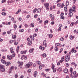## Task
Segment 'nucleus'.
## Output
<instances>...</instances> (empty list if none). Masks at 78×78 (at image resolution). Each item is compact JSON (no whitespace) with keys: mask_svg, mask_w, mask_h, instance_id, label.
<instances>
[{"mask_svg":"<svg viewBox=\"0 0 78 78\" xmlns=\"http://www.w3.org/2000/svg\"><path fill=\"white\" fill-rule=\"evenodd\" d=\"M70 59V56L69 55H66L65 56V62H69Z\"/></svg>","mask_w":78,"mask_h":78,"instance_id":"obj_1","label":"nucleus"},{"mask_svg":"<svg viewBox=\"0 0 78 78\" xmlns=\"http://www.w3.org/2000/svg\"><path fill=\"white\" fill-rule=\"evenodd\" d=\"M33 64V62H29L28 63L26 64L25 66V67L26 69H28L30 68V67H31Z\"/></svg>","mask_w":78,"mask_h":78,"instance_id":"obj_2","label":"nucleus"},{"mask_svg":"<svg viewBox=\"0 0 78 78\" xmlns=\"http://www.w3.org/2000/svg\"><path fill=\"white\" fill-rule=\"evenodd\" d=\"M44 5L45 8H46V10H47V11H48L49 9V8H48V6H49V3H45L44 4Z\"/></svg>","mask_w":78,"mask_h":78,"instance_id":"obj_3","label":"nucleus"},{"mask_svg":"<svg viewBox=\"0 0 78 78\" xmlns=\"http://www.w3.org/2000/svg\"><path fill=\"white\" fill-rule=\"evenodd\" d=\"M69 17H72L73 16V13H72V10L71 9H69Z\"/></svg>","mask_w":78,"mask_h":78,"instance_id":"obj_4","label":"nucleus"},{"mask_svg":"<svg viewBox=\"0 0 78 78\" xmlns=\"http://www.w3.org/2000/svg\"><path fill=\"white\" fill-rule=\"evenodd\" d=\"M17 63L19 64V65H18V67H20V66H23V63L22 62H20V61H18Z\"/></svg>","mask_w":78,"mask_h":78,"instance_id":"obj_5","label":"nucleus"},{"mask_svg":"<svg viewBox=\"0 0 78 78\" xmlns=\"http://www.w3.org/2000/svg\"><path fill=\"white\" fill-rule=\"evenodd\" d=\"M7 58L8 59H9V60H11L12 59V55L9 56V55H7Z\"/></svg>","mask_w":78,"mask_h":78,"instance_id":"obj_6","label":"nucleus"},{"mask_svg":"<svg viewBox=\"0 0 78 78\" xmlns=\"http://www.w3.org/2000/svg\"><path fill=\"white\" fill-rule=\"evenodd\" d=\"M32 44V41L31 40H30L27 43V45H31Z\"/></svg>","mask_w":78,"mask_h":78,"instance_id":"obj_7","label":"nucleus"},{"mask_svg":"<svg viewBox=\"0 0 78 78\" xmlns=\"http://www.w3.org/2000/svg\"><path fill=\"white\" fill-rule=\"evenodd\" d=\"M57 6H58V7H60L61 8H64V7L61 5V3H59L57 4Z\"/></svg>","mask_w":78,"mask_h":78,"instance_id":"obj_8","label":"nucleus"},{"mask_svg":"<svg viewBox=\"0 0 78 78\" xmlns=\"http://www.w3.org/2000/svg\"><path fill=\"white\" fill-rule=\"evenodd\" d=\"M55 45L56 47H61L62 46V45L61 43H56L55 44Z\"/></svg>","mask_w":78,"mask_h":78,"instance_id":"obj_9","label":"nucleus"},{"mask_svg":"<svg viewBox=\"0 0 78 78\" xmlns=\"http://www.w3.org/2000/svg\"><path fill=\"white\" fill-rule=\"evenodd\" d=\"M43 44L44 45L45 47H47V41L46 40H44L43 42Z\"/></svg>","mask_w":78,"mask_h":78,"instance_id":"obj_10","label":"nucleus"},{"mask_svg":"<svg viewBox=\"0 0 78 78\" xmlns=\"http://www.w3.org/2000/svg\"><path fill=\"white\" fill-rule=\"evenodd\" d=\"M65 7H64V10L65 12H67V5H65Z\"/></svg>","mask_w":78,"mask_h":78,"instance_id":"obj_11","label":"nucleus"},{"mask_svg":"<svg viewBox=\"0 0 78 78\" xmlns=\"http://www.w3.org/2000/svg\"><path fill=\"white\" fill-rule=\"evenodd\" d=\"M75 49V48H73L71 50V51L72 52V53H76V50H74Z\"/></svg>","mask_w":78,"mask_h":78,"instance_id":"obj_12","label":"nucleus"},{"mask_svg":"<svg viewBox=\"0 0 78 78\" xmlns=\"http://www.w3.org/2000/svg\"><path fill=\"white\" fill-rule=\"evenodd\" d=\"M1 61L2 64H6V61L4 60L3 59H1Z\"/></svg>","mask_w":78,"mask_h":78,"instance_id":"obj_13","label":"nucleus"},{"mask_svg":"<svg viewBox=\"0 0 78 78\" xmlns=\"http://www.w3.org/2000/svg\"><path fill=\"white\" fill-rule=\"evenodd\" d=\"M37 75V71H35L34 73V77H36V76Z\"/></svg>","mask_w":78,"mask_h":78,"instance_id":"obj_14","label":"nucleus"},{"mask_svg":"<svg viewBox=\"0 0 78 78\" xmlns=\"http://www.w3.org/2000/svg\"><path fill=\"white\" fill-rule=\"evenodd\" d=\"M39 48L40 50H44L45 48H44V47H42L41 46H40L39 47Z\"/></svg>","mask_w":78,"mask_h":78,"instance_id":"obj_15","label":"nucleus"},{"mask_svg":"<svg viewBox=\"0 0 78 78\" xmlns=\"http://www.w3.org/2000/svg\"><path fill=\"white\" fill-rule=\"evenodd\" d=\"M63 72L65 73H67L68 72V69H65L64 70Z\"/></svg>","mask_w":78,"mask_h":78,"instance_id":"obj_16","label":"nucleus"},{"mask_svg":"<svg viewBox=\"0 0 78 78\" xmlns=\"http://www.w3.org/2000/svg\"><path fill=\"white\" fill-rule=\"evenodd\" d=\"M41 55L42 56L43 58H46V56H47V55L45 53L42 54Z\"/></svg>","mask_w":78,"mask_h":78,"instance_id":"obj_17","label":"nucleus"},{"mask_svg":"<svg viewBox=\"0 0 78 78\" xmlns=\"http://www.w3.org/2000/svg\"><path fill=\"white\" fill-rule=\"evenodd\" d=\"M71 64H72V66H73V65H74V66H75V67H76V66H77V65H76V64H75V62H72L71 63Z\"/></svg>","mask_w":78,"mask_h":78,"instance_id":"obj_18","label":"nucleus"},{"mask_svg":"<svg viewBox=\"0 0 78 78\" xmlns=\"http://www.w3.org/2000/svg\"><path fill=\"white\" fill-rule=\"evenodd\" d=\"M30 38L32 41H34V37L32 35L30 36Z\"/></svg>","mask_w":78,"mask_h":78,"instance_id":"obj_19","label":"nucleus"},{"mask_svg":"<svg viewBox=\"0 0 78 78\" xmlns=\"http://www.w3.org/2000/svg\"><path fill=\"white\" fill-rule=\"evenodd\" d=\"M34 48H32L29 50V51L30 53H32L34 51Z\"/></svg>","mask_w":78,"mask_h":78,"instance_id":"obj_20","label":"nucleus"},{"mask_svg":"<svg viewBox=\"0 0 78 78\" xmlns=\"http://www.w3.org/2000/svg\"><path fill=\"white\" fill-rule=\"evenodd\" d=\"M72 11H73V12H75V6H73L72 8V9H71Z\"/></svg>","mask_w":78,"mask_h":78,"instance_id":"obj_21","label":"nucleus"},{"mask_svg":"<svg viewBox=\"0 0 78 78\" xmlns=\"http://www.w3.org/2000/svg\"><path fill=\"white\" fill-rule=\"evenodd\" d=\"M16 36L15 35H13L12 36V39H16Z\"/></svg>","mask_w":78,"mask_h":78,"instance_id":"obj_22","label":"nucleus"},{"mask_svg":"<svg viewBox=\"0 0 78 78\" xmlns=\"http://www.w3.org/2000/svg\"><path fill=\"white\" fill-rule=\"evenodd\" d=\"M5 64L7 66H9V64H11V63L9 62H6Z\"/></svg>","mask_w":78,"mask_h":78,"instance_id":"obj_23","label":"nucleus"},{"mask_svg":"<svg viewBox=\"0 0 78 78\" xmlns=\"http://www.w3.org/2000/svg\"><path fill=\"white\" fill-rule=\"evenodd\" d=\"M62 71V68L60 67V68H58L57 69V71H59V72H61V71Z\"/></svg>","mask_w":78,"mask_h":78,"instance_id":"obj_24","label":"nucleus"},{"mask_svg":"<svg viewBox=\"0 0 78 78\" xmlns=\"http://www.w3.org/2000/svg\"><path fill=\"white\" fill-rule=\"evenodd\" d=\"M4 68V66L3 65H0V70L2 69H3Z\"/></svg>","mask_w":78,"mask_h":78,"instance_id":"obj_25","label":"nucleus"},{"mask_svg":"<svg viewBox=\"0 0 78 78\" xmlns=\"http://www.w3.org/2000/svg\"><path fill=\"white\" fill-rule=\"evenodd\" d=\"M30 27H34V24L33 23H31L30 25Z\"/></svg>","mask_w":78,"mask_h":78,"instance_id":"obj_26","label":"nucleus"},{"mask_svg":"<svg viewBox=\"0 0 78 78\" xmlns=\"http://www.w3.org/2000/svg\"><path fill=\"white\" fill-rule=\"evenodd\" d=\"M52 67H51V69H54V68L55 67V65H54V64H53V63L52 64V66H51Z\"/></svg>","mask_w":78,"mask_h":78,"instance_id":"obj_27","label":"nucleus"},{"mask_svg":"<svg viewBox=\"0 0 78 78\" xmlns=\"http://www.w3.org/2000/svg\"><path fill=\"white\" fill-rule=\"evenodd\" d=\"M37 11L38 12H40L41 11V9L40 8H39L37 9Z\"/></svg>","mask_w":78,"mask_h":78,"instance_id":"obj_28","label":"nucleus"},{"mask_svg":"<svg viewBox=\"0 0 78 78\" xmlns=\"http://www.w3.org/2000/svg\"><path fill=\"white\" fill-rule=\"evenodd\" d=\"M53 36V35L52 34H50L49 35V38H51V37H52Z\"/></svg>","mask_w":78,"mask_h":78,"instance_id":"obj_29","label":"nucleus"},{"mask_svg":"<svg viewBox=\"0 0 78 78\" xmlns=\"http://www.w3.org/2000/svg\"><path fill=\"white\" fill-rule=\"evenodd\" d=\"M21 11V10H20V9H19L18 10V11L16 13V14H19V12H20Z\"/></svg>","mask_w":78,"mask_h":78,"instance_id":"obj_30","label":"nucleus"},{"mask_svg":"<svg viewBox=\"0 0 78 78\" xmlns=\"http://www.w3.org/2000/svg\"><path fill=\"white\" fill-rule=\"evenodd\" d=\"M1 14L3 16H6V13L5 12H2Z\"/></svg>","mask_w":78,"mask_h":78,"instance_id":"obj_31","label":"nucleus"},{"mask_svg":"<svg viewBox=\"0 0 78 78\" xmlns=\"http://www.w3.org/2000/svg\"><path fill=\"white\" fill-rule=\"evenodd\" d=\"M64 58H65V56H63L61 58V60L63 61H64Z\"/></svg>","mask_w":78,"mask_h":78,"instance_id":"obj_32","label":"nucleus"},{"mask_svg":"<svg viewBox=\"0 0 78 78\" xmlns=\"http://www.w3.org/2000/svg\"><path fill=\"white\" fill-rule=\"evenodd\" d=\"M73 71V68H72V67L70 68V72H71V74L72 73V72Z\"/></svg>","mask_w":78,"mask_h":78,"instance_id":"obj_33","label":"nucleus"},{"mask_svg":"<svg viewBox=\"0 0 78 78\" xmlns=\"http://www.w3.org/2000/svg\"><path fill=\"white\" fill-rule=\"evenodd\" d=\"M69 38L71 40H72V39H73V36H72V35H71L69 37Z\"/></svg>","mask_w":78,"mask_h":78,"instance_id":"obj_34","label":"nucleus"},{"mask_svg":"<svg viewBox=\"0 0 78 78\" xmlns=\"http://www.w3.org/2000/svg\"><path fill=\"white\" fill-rule=\"evenodd\" d=\"M52 70H53V72L54 73H55V72H56V69L55 68L52 69Z\"/></svg>","mask_w":78,"mask_h":78,"instance_id":"obj_35","label":"nucleus"},{"mask_svg":"<svg viewBox=\"0 0 78 78\" xmlns=\"http://www.w3.org/2000/svg\"><path fill=\"white\" fill-rule=\"evenodd\" d=\"M58 48H57V47H56L55 48V51H58Z\"/></svg>","mask_w":78,"mask_h":78,"instance_id":"obj_36","label":"nucleus"},{"mask_svg":"<svg viewBox=\"0 0 78 78\" xmlns=\"http://www.w3.org/2000/svg\"><path fill=\"white\" fill-rule=\"evenodd\" d=\"M62 50H63V48H61L60 50V51H59L60 53H61V52H62Z\"/></svg>","mask_w":78,"mask_h":78,"instance_id":"obj_37","label":"nucleus"},{"mask_svg":"<svg viewBox=\"0 0 78 78\" xmlns=\"http://www.w3.org/2000/svg\"><path fill=\"white\" fill-rule=\"evenodd\" d=\"M14 67L13 66H11L10 67V70H11V71H12V69H14Z\"/></svg>","mask_w":78,"mask_h":78,"instance_id":"obj_38","label":"nucleus"},{"mask_svg":"<svg viewBox=\"0 0 78 78\" xmlns=\"http://www.w3.org/2000/svg\"><path fill=\"white\" fill-rule=\"evenodd\" d=\"M12 42H13V41L12 40H11L9 41V43L10 44H12Z\"/></svg>","mask_w":78,"mask_h":78,"instance_id":"obj_39","label":"nucleus"},{"mask_svg":"<svg viewBox=\"0 0 78 78\" xmlns=\"http://www.w3.org/2000/svg\"><path fill=\"white\" fill-rule=\"evenodd\" d=\"M27 52V50H26L23 51V54H26V53Z\"/></svg>","mask_w":78,"mask_h":78,"instance_id":"obj_40","label":"nucleus"},{"mask_svg":"<svg viewBox=\"0 0 78 78\" xmlns=\"http://www.w3.org/2000/svg\"><path fill=\"white\" fill-rule=\"evenodd\" d=\"M24 26L26 28H27V27H28V25L27 24H25L24 25Z\"/></svg>","mask_w":78,"mask_h":78,"instance_id":"obj_41","label":"nucleus"},{"mask_svg":"<svg viewBox=\"0 0 78 78\" xmlns=\"http://www.w3.org/2000/svg\"><path fill=\"white\" fill-rule=\"evenodd\" d=\"M2 69V72H5V68H2V69Z\"/></svg>","mask_w":78,"mask_h":78,"instance_id":"obj_42","label":"nucleus"},{"mask_svg":"<svg viewBox=\"0 0 78 78\" xmlns=\"http://www.w3.org/2000/svg\"><path fill=\"white\" fill-rule=\"evenodd\" d=\"M61 31V28L59 27V28L58 29V31Z\"/></svg>","mask_w":78,"mask_h":78,"instance_id":"obj_43","label":"nucleus"},{"mask_svg":"<svg viewBox=\"0 0 78 78\" xmlns=\"http://www.w3.org/2000/svg\"><path fill=\"white\" fill-rule=\"evenodd\" d=\"M16 55V53H14V54H12V58H13V57H15V56Z\"/></svg>","mask_w":78,"mask_h":78,"instance_id":"obj_44","label":"nucleus"},{"mask_svg":"<svg viewBox=\"0 0 78 78\" xmlns=\"http://www.w3.org/2000/svg\"><path fill=\"white\" fill-rule=\"evenodd\" d=\"M36 11H37V9L35 8L34 9V12H33L35 13L36 12Z\"/></svg>","mask_w":78,"mask_h":78,"instance_id":"obj_45","label":"nucleus"},{"mask_svg":"<svg viewBox=\"0 0 78 78\" xmlns=\"http://www.w3.org/2000/svg\"><path fill=\"white\" fill-rule=\"evenodd\" d=\"M24 31V30L23 29H21V30H19L20 32H23Z\"/></svg>","mask_w":78,"mask_h":78,"instance_id":"obj_46","label":"nucleus"},{"mask_svg":"<svg viewBox=\"0 0 78 78\" xmlns=\"http://www.w3.org/2000/svg\"><path fill=\"white\" fill-rule=\"evenodd\" d=\"M37 64H38V65H39V64H41V62H40V61H38L37 62Z\"/></svg>","mask_w":78,"mask_h":78,"instance_id":"obj_47","label":"nucleus"},{"mask_svg":"<svg viewBox=\"0 0 78 78\" xmlns=\"http://www.w3.org/2000/svg\"><path fill=\"white\" fill-rule=\"evenodd\" d=\"M19 46H18L17 47V49H16V50L18 51H19Z\"/></svg>","mask_w":78,"mask_h":78,"instance_id":"obj_48","label":"nucleus"},{"mask_svg":"<svg viewBox=\"0 0 78 78\" xmlns=\"http://www.w3.org/2000/svg\"><path fill=\"white\" fill-rule=\"evenodd\" d=\"M66 4L68 6V5H69V1H66Z\"/></svg>","mask_w":78,"mask_h":78,"instance_id":"obj_49","label":"nucleus"},{"mask_svg":"<svg viewBox=\"0 0 78 78\" xmlns=\"http://www.w3.org/2000/svg\"><path fill=\"white\" fill-rule=\"evenodd\" d=\"M6 0H2V3H4L5 2H6Z\"/></svg>","mask_w":78,"mask_h":78,"instance_id":"obj_50","label":"nucleus"},{"mask_svg":"<svg viewBox=\"0 0 78 78\" xmlns=\"http://www.w3.org/2000/svg\"><path fill=\"white\" fill-rule=\"evenodd\" d=\"M66 67H68L69 66V63H66Z\"/></svg>","mask_w":78,"mask_h":78,"instance_id":"obj_51","label":"nucleus"},{"mask_svg":"<svg viewBox=\"0 0 78 78\" xmlns=\"http://www.w3.org/2000/svg\"><path fill=\"white\" fill-rule=\"evenodd\" d=\"M74 23H72L70 24L71 27H73V25Z\"/></svg>","mask_w":78,"mask_h":78,"instance_id":"obj_52","label":"nucleus"},{"mask_svg":"<svg viewBox=\"0 0 78 78\" xmlns=\"http://www.w3.org/2000/svg\"><path fill=\"white\" fill-rule=\"evenodd\" d=\"M61 19H64V16H61Z\"/></svg>","mask_w":78,"mask_h":78,"instance_id":"obj_53","label":"nucleus"},{"mask_svg":"<svg viewBox=\"0 0 78 78\" xmlns=\"http://www.w3.org/2000/svg\"><path fill=\"white\" fill-rule=\"evenodd\" d=\"M42 66L41 65H40L39 66V69H42Z\"/></svg>","mask_w":78,"mask_h":78,"instance_id":"obj_54","label":"nucleus"},{"mask_svg":"<svg viewBox=\"0 0 78 78\" xmlns=\"http://www.w3.org/2000/svg\"><path fill=\"white\" fill-rule=\"evenodd\" d=\"M14 27L15 28H17V25H16V24H14Z\"/></svg>","mask_w":78,"mask_h":78,"instance_id":"obj_55","label":"nucleus"},{"mask_svg":"<svg viewBox=\"0 0 78 78\" xmlns=\"http://www.w3.org/2000/svg\"><path fill=\"white\" fill-rule=\"evenodd\" d=\"M45 22H44V23H48V20H46L45 21Z\"/></svg>","mask_w":78,"mask_h":78,"instance_id":"obj_56","label":"nucleus"},{"mask_svg":"<svg viewBox=\"0 0 78 78\" xmlns=\"http://www.w3.org/2000/svg\"><path fill=\"white\" fill-rule=\"evenodd\" d=\"M45 70V71H46V72H48L49 71H50V69H46Z\"/></svg>","mask_w":78,"mask_h":78,"instance_id":"obj_57","label":"nucleus"},{"mask_svg":"<svg viewBox=\"0 0 78 78\" xmlns=\"http://www.w3.org/2000/svg\"><path fill=\"white\" fill-rule=\"evenodd\" d=\"M37 36V34H34L33 35V37H36V36Z\"/></svg>","mask_w":78,"mask_h":78,"instance_id":"obj_58","label":"nucleus"},{"mask_svg":"<svg viewBox=\"0 0 78 78\" xmlns=\"http://www.w3.org/2000/svg\"><path fill=\"white\" fill-rule=\"evenodd\" d=\"M29 73H30V72H31V70L30 69H29L27 71Z\"/></svg>","mask_w":78,"mask_h":78,"instance_id":"obj_59","label":"nucleus"},{"mask_svg":"<svg viewBox=\"0 0 78 78\" xmlns=\"http://www.w3.org/2000/svg\"><path fill=\"white\" fill-rule=\"evenodd\" d=\"M54 23H55V22L54 21H52L51 23V25H53V24H54Z\"/></svg>","mask_w":78,"mask_h":78,"instance_id":"obj_60","label":"nucleus"},{"mask_svg":"<svg viewBox=\"0 0 78 78\" xmlns=\"http://www.w3.org/2000/svg\"><path fill=\"white\" fill-rule=\"evenodd\" d=\"M26 11H24L22 13V14H23L24 13H26Z\"/></svg>","mask_w":78,"mask_h":78,"instance_id":"obj_61","label":"nucleus"},{"mask_svg":"<svg viewBox=\"0 0 78 78\" xmlns=\"http://www.w3.org/2000/svg\"><path fill=\"white\" fill-rule=\"evenodd\" d=\"M6 32H3V33L2 34V35L3 36H4V35H5V34H6Z\"/></svg>","mask_w":78,"mask_h":78,"instance_id":"obj_62","label":"nucleus"},{"mask_svg":"<svg viewBox=\"0 0 78 78\" xmlns=\"http://www.w3.org/2000/svg\"><path fill=\"white\" fill-rule=\"evenodd\" d=\"M7 34H11V32L9 31H7Z\"/></svg>","mask_w":78,"mask_h":78,"instance_id":"obj_63","label":"nucleus"},{"mask_svg":"<svg viewBox=\"0 0 78 78\" xmlns=\"http://www.w3.org/2000/svg\"><path fill=\"white\" fill-rule=\"evenodd\" d=\"M18 44V42H16L14 43V45H17Z\"/></svg>","mask_w":78,"mask_h":78,"instance_id":"obj_64","label":"nucleus"}]
</instances>
